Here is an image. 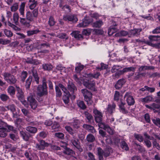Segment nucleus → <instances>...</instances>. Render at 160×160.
<instances>
[{
    "label": "nucleus",
    "instance_id": "nucleus-15",
    "mask_svg": "<svg viewBox=\"0 0 160 160\" xmlns=\"http://www.w3.org/2000/svg\"><path fill=\"white\" fill-rule=\"evenodd\" d=\"M100 72H96L94 73H86L85 74V77L87 78H89L90 79L92 78H94L97 79L100 76Z\"/></svg>",
    "mask_w": 160,
    "mask_h": 160
},
{
    "label": "nucleus",
    "instance_id": "nucleus-21",
    "mask_svg": "<svg viewBox=\"0 0 160 160\" xmlns=\"http://www.w3.org/2000/svg\"><path fill=\"white\" fill-rule=\"evenodd\" d=\"M28 4L31 10L33 9L37 5L38 2L36 0H29Z\"/></svg>",
    "mask_w": 160,
    "mask_h": 160
},
{
    "label": "nucleus",
    "instance_id": "nucleus-49",
    "mask_svg": "<svg viewBox=\"0 0 160 160\" xmlns=\"http://www.w3.org/2000/svg\"><path fill=\"white\" fill-rule=\"evenodd\" d=\"M4 33L6 36L8 38H10L13 35V33L11 31L5 29L4 31Z\"/></svg>",
    "mask_w": 160,
    "mask_h": 160
},
{
    "label": "nucleus",
    "instance_id": "nucleus-29",
    "mask_svg": "<svg viewBox=\"0 0 160 160\" xmlns=\"http://www.w3.org/2000/svg\"><path fill=\"white\" fill-rule=\"evenodd\" d=\"M42 68L46 71H50L52 68V66L51 64L43 63L42 65Z\"/></svg>",
    "mask_w": 160,
    "mask_h": 160
},
{
    "label": "nucleus",
    "instance_id": "nucleus-35",
    "mask_svg": "<svg viewBox=\"0 0 160 160\" xmlns=\"http://www.w3.org/2000/svg\"><path fill=\"white\" fill-rule=\"evenodd\" d=\"M80 121L77 119L73 120V122H71V125L73 127L76 128H78L79 127Z\"/></svg>",
    "mask_w": 160,
    "mask_h": 160
},
{
    "label": "nucleus",
    "instance_id": "nucleus-58",
    "mask_svg": "<svg viewBox=\"0 0 160 160\" xmlns=\"http://www.w3.org/2000/svg\"><path fill=\"white\" fill-rule=\"evenodd\" d=\"M59 127V124L56 122H54L52 126V129L54 130L55 131H57L58 130V129Z\"/></svg>",
    "mask_w": 160,
    "mask_h": 160
},
{
    "label": "nucleus",
    "instance_id": "nucleus-8",
    "mask_svg": "<svg viewBox=\"0 0 160 160\" xmlns=\"http://www.w3.org/2000/svg\"><path fill=\"white\" fill-rule=\"evenodd\" d=\"M124 98L125 99H126L128 105L130 106L134 104L135 101L134 98L131 95L130 93L127 92L124 96Z\"/></svg>",
    "mask_w": 160,
    "mask_h": 160
},
{
    "label": "nucleus",
    "instance_id": "nucleus-31",
    "mask_svg": "<svg viewBox=\"0 0 160 160\" xmlns=\"http://www.w3.org/2000/svg\"><path fill=\"white\" fill-rule=\"evenodd\" d=\"M103 24L102 21L101 20H99L96 21L93 24V26L94 28H100Z\"/></svg>",
    "mask_w": 160,
    "mask_h": 160
},
{
    "label": "nucleus",
    "instance_id": "nucleus-40",
    "mask_svg": "<svg viewBox=\"0 0 160 160\" xmlns=\"http://www.w3.org/2000/svg\"><path fill=\"white\" fill-rule=\"evenodd\" d=\"M40 32L38 29L34 30H29L27 32L28 36H30L35 34H37Z\"/></svg>",
    "mask_w": 160,
    "mask_h": 160
},
{
    "label": "nucleus",
    "instance_id": "nucleus-48",
    "mask_svg": "<svg viewBox=\"0 0 160 160\" xmlns=\"http://www.w3.org/2000/svg\"><path fill=\"white\" fill-rule=\"evenodd\" d=\"M152 120L153 122L157 126L160 128V118H155Z\"/></svg>",
    "mask_w": 160,
    "mask_h": 160
},
{
    "label": "nucleus",
    "instance_id": "nucleus-12",
    "mask_svg": "<svg viewBox=\"0 0 160 160\" xmlns=\"http://www.w3.org/2000/svg\"><path fill=\"white\" fill-rule=\"evenodd\" d=\"M99 127L100 128L103 129L110 134L112 135L114 134L113 130L108 125L106 124L105 123L99 124Z\"/></svg>",
    "mask_w": 160,
    "mask_h": 160
},
{
    "label": "nucleus",
    "instance_id": "nucleus-22",
    "mask_svg": "<svg viewBox=\"0 0 160 160\" xmlns=\"http://www.w3.org/2000/svg\"><path fill=\"white\" fill-rule=\"evenodd\" d=\"M83 127L92 133H94L96 132V130L93 127L90 125L84 124Z\"/></svg>",
    "mask_w": 160,
    "mask_h": 160
},
{
    "label": "nucleus",
    "instance_id": "nucleus-25",
    "mask_svg": "<svg viewBox=\"0 0 160 160\" xmlns=\"http://www.w3.org/2000/svg\"><path fill=\"white\" fill-rule=\"evenodd\" d=\"M8 131L6 128H0V137L4 138L6 137L8 135Z\"/></svg>",
    "mask_w": 160,
    "mask_h": 160
},
{
    "label": "nucleus",
    "instance_id": "nucleus-51",
    "mask_svg": "<svg viewBox=\"0 0 160 160\" xmlns=\"http://www.w3.org/2000/svg\"><path fill=\"white\" fill-rule=\"evenodd\" d=\"M0 98L3 101H6L9 99V97L5 94H2L0 95Z\"/></svg>",
    "mask_w": 160,
    "mask_h": 160
},
{
    "label": "nucleus",
    "instance_id": "nucleus-16",
    "mask_svg": "<svg viewBox=\"0 0 160 160\" xmlns=\"http://www.w3.org/2000/svg\"><path fill=\"white\" fill-rule=\"evenodd\" d=\"M116 107V105L113 103L112 104H109L107 109L106 112L107 113L112 114L115 111V108Z\"/></svg>",
    "mask_w": 160,
    "mask_h": 160
},
{
    "label": "nucleus",
    "instance_id": "nucleus-37",
    "mask_svg": "<svg viewBox=\"0 0 160 160\" xmlns=\"http://www.w3.org/2000/svg\"><path fill=\"white\" fill-rule=\"evenodd\" d=\"M153 140L152 145L153 148H157L158 150H160V146L159 144L157 142L155 139L154 138V137H151V140Z\"/></svg>",
    "mask_w": 160,
    "mask_h": 160
},
{
    "label": "nucleus",
    "instance_id": "nucleus-2",
    "mask_svg": "<svg viewBox=\"0 0 160 160\" xmlns=\"http://www.w3.org/2000/svg\"><path fill=\"white\" fill-rule=\"evenodd\" d=\"M47 85L46 78L43 77L42 79V84L39 85L37 88V95L41 97L48 94Z\"/></svg>",
    "mask_w": 160,
    "mask_h": 160
},
{
    "label": "nucleus",
    "instance_id": "nucleus-36",
    "mask_svg": "<svg viewBox=\"0 0 160 160\" xmlns=\"http://www.w3.org/2000/svg\"><path fill=\"white\" fill-rule=\"evenodd\" d=\"M19 16L18 14L17 13H14L13 15V22L16 25L18 23Z\"/></svg>",
    "mask_w": 160,
    "mask_h": 160
},
{
    "label": "nucleus",
    "instance_id": "nucleus-7",
    "mask_svg": "<svg viewBox=\"0 0 160 160\" xmlns=\"http://www.w3.org/2000/svg\"><path fill=\"white\" fill-rule=\"evenodd\" d=\"M50 146V144L46 142L44 140H41L39 143H36V148L38 150L44 149L46 147H47Z\"/></svg>",
    "mask_w": 160,
    "mask_h": 160
},
{
    "label": "nucleus",
    "instance_id": "nucleus-5",
    "mask_svg": "<svg viewBox=\"0 0 160 160\" xmlns=\"http://www.w3.org/2000/svg\"><path fill=\"white\" fill-rule=\"evenodd\" d=\"M70 143L72 145L74 148L78 149L80 152L83 151V149L80 145V142L79 140L73 136L70 140Z\"/></svg>",
    "mask_w": 160,
    "mask_h": 160
},
{
    "label": "nucleus",
    "instance_id": "nucleus-24",
    "mask_svg": "<svg viewBox=\"0 0 160 160\" xmlns=\"http://www.w3.org/2000/svg\"><path fill=\"white\" fill-rule=\"evenodd\" d=\"M20 134L23 139L25 141H28L30 137V135L29 133L26 132L22 131L20 132Z\"/></svg>",
    "mask_w": 160,
    "mask_h": 160
},
{
    "label": "nucleus",
    "instance_id": "nucleus-18",
    "mask_svg": "<svg viewBox=\"0 0 160 160\" xmlns=\"http://www.w3.org/2000/svg\"><path fill=\"white\" fill-rule=\"evenodd\" d=\"M71 35L77 40H80L83 39L82 35L80 33V32L79 31H75L71 33Z\"/></svg>",
    "mask_w": 160,
    "mask_h": 160
},
{
    "label": "nucleus",
    "instance_id": "nucleus-59",
    "mask_svg": "<svg viewBox=\"0 0 160 160\" xmlns=\"http://www.w3.org/2000/svg\"><path fill=\"white\" fill-rule=\"evenodd\" d=\"M26 18L27 20L29 21H32L33 20V18L31 13L28 11L26 13Z\"/></svg>",
    "mask_w": 160,
    "mask_h": 160
},
{
    "label": "nucleus",
    "instance_id": "nucleus-45",
    "mask_svg": "<svg viewBox=\"0 0 160 160\" xmlns=\"http://www.w3.org/2000/svg\"><path fill=\"white\" fill-rule=\"evenodd\" d=\"M70 94L64 95L63 96L62 99L66 104H68L69 102V97Z\"/></svg>",
    "mask_w": 160,
    "mask_h": 160
},
{
    "label": "nucleus",
    "instance_id": "nucleus-54",
    "mask_svg": "<svg viewBox=\"0 0 160 160\" xmlns=\"http://www.w3.org/2000/svg\"><path fill=\"white\" fill-rule=\"evenodd\" d=\"M140 101L142 102H150V96H148L144 98H141Z\"/></svg>",
    "mask_w": 160,
    "mask_h": 160
},
{
    "label": "nucleus",
    "instance_id": "nucleus-30",
    "mask_svg": "<svg viewBox=\"0 0 160 160\" xmlns=\"http://www.w3.org/2000/svg\"><path fill=\"white\" fill-rule=\"evenodd\" d=\"M85 117L88 120V122L91 123L93 120V117L92 115L88 112H84Z\"/></svg>",
    "mask_w": 160,
    "mask_h": 160
},
{
    "label": "nucleus",
    "instance_id": "nucleus-11",
    "mask_svg": "<svg viewBox=\"0 0 160 160\" xmlns=\"http://www.w3.org/2000/svg\"><path fill=\"white\" fill-rule=\"evenodd\" d=\"M83 85L87 88L93 91H96L95 88V83L90 82L88 81H84L83 82Z\"/></svg>",
    "mask_w": 160,
    "mask_h": 160
},
{
    "label": "nucleus",
    "instance_id": "nucleus-34",
    "mask_svg": "<svg viewBox=\"0 0 160 160\" xmlns=\"http://www.w3.org/2000/svg\"><path fill=\"white\" fill-rule=\"evenodd\" d=\"M25 4V2H22L20 6V8L19 9V11L20 12V14L21 15H22V17H23L24 16V11Z\"/></svg>",
    "mask_w": 160,
    "mask_h": 160
},
{
    "label": "nucleus",
    "instance_id": "nucleus-28",
    "mask_svg": "<svg viewBox=\"0 0 160 160\" xmlns=\"http://www.w3.org/2000/svg\"><path fill=\"white\" fill-rule=\"evenodd\" d=\"M26 130L28 132L32 134L35 133L37 131V129L36 128L31 126L27 127L26 128Z\"/></svg>",
    "mask_w": 160,
    "mask_h": 160
},
{
    "label": "nucleus",
    "instance_id": "nucleus-42",
    "mask_svg": "<svg viewBox=\"0 0 160 160\" xmlns=\"http://www.w3.org/2000/svg\"><path fill=\"white\" fill-rule=\"evenodd\" d=\"M86 139L88 142H92L95 141V138L93 135L89 134L87 136Z\"/></svg>",
    "mask_w": 160,
    "mask_h": 160
},
{
    "label": "nucleus",
    "instance_id": "nucleus-23",
    "mask_svg": "<svg viewBox=\"0 0 160 160\" xmlns=\"http://www.w3.org/2000/svg\"><path fill=\"white\" fill-rule=\"evenodd\" d=\"M90 22V21L88 19H83L82 22L79 23L78 26L80 27H85L87 26Z\"/></svg>",
    "mask_w": 160,
    "mask_h": 160
},
{
    "label": "nucleus",
    "instance_id": "nucleus-3",
    "mask_svg": "<svg viewBox=\"0 0 160 160\" xmlns=\"http://www.w3.org/2000/svg\"><path fill=\"white\" fill-rule=\"evenodd\" d=\"M81 91L84 97V100L87 102V104L89 105H91L93 102L92 100V93L86 89H82Z\"/></svg>",
    "mask_w": 160,
    "mask_h": 160
},
{
    "label": "nucleus",
    "instance_id": "nucleus-17",
    "mask_svg": "<svg viewBox=\"0 0 160 160\" xmlns=\"http://www.w3.org/2000/svg\"><path fill=\"white\" fill-rule=\"evenodd\" d=\"M68 89L72 93H74L77 90V88L74 84L72 82H69L68 85Z\"/></svg>",
    "mask_w": 160,
    "mask_h": 160
},
{
    "label": "nucleus",
    "instance_id": "nucleus-55",
    "mask_svg": "<svg viewBox=\"0 0 160 160\" xmlns=\"http://www.w3.org/2000/svg\"><path fill=\"white\" fill-rule=\"evenodd\" d=\"M134 137L137 140L140 142H142L143 140V138L140 134H134Z\"/></svg>",
    "mask_w": 160,
    "mask_h": 160
},
{
    "label": "nucleus",
    "instance_id": "nucleus-46",
    "mask_svg": "<svg viewBox=\"0 0 160 160\" xmlns=\"http://www.w3.org/2000/svg\"><path fill=\"white\" fill-rule=\"evenodd\" d=\"M78 106L82 109H85L86 108V106L83 101H79L77 103Z\"/></svg>",
    "mask_w": 160,
    "mask_h": 160
},
{
    "label": "nucleus",
    "instance_id": "nucleus-63",
    "mask_svg": "<svg viewBox=\"0 0 160 160\" xmlns=\"http://www.w3.org/2000/svg\"><path fill=\"white\" fill-rule=\"evenodd\" d=\"M7 108L8 110H10L12 112L16 111L15 106L14 104H12L8 106Z\"/></svg>",
    "mask_w": 160,
    "mask_h": 160
},
{
    "label": "nucleus",
    "instance_id": "nucleus-50",
    "mask_svg": "<svg viewBox=\"0 0 160 160\" xmlns=\"http://www.w3.org/2000/svg\"><path fill=\"white\" fill-rule=\"evenodd\" d=\"M65 149V150L63 151V152L65 154L70 155L73 152V151L72 149L68 148L67 147Z\"/></svg>",
    "mask_w": 160,
    "mask_h": 160
},
{
    "label": "nucleus",
    "instance_id": "nucleus-27",
    "mask_svg": "<svg viewBox=\"0 0 160 160\" xmlns=\"http://www.w3.org/2000/svg\"><path fill=\"white\" fill-rule=\"evenodd\" d=\"M118 29L115 27L111 26L108 29V33L109 36L112 35L114 33L117 32Z\"/></svg>",
    "mask_w": 160,
    "mask_h": 160
},
{
    "label": "nucleus",
    "instance_id": "nucleus-26",
    "mask_svg": "<svg viewBox=\"0 0 160 160\" xmlns=\"http://www.w3.org/2000/svg\"><path fill=\"white\" fill-rule=\"evenodd\" d=\"M25 62L28 63L38 65L39 63V62L37 60L33 59L32 58H27L25 59Z\"/></svg>",
    "mask_w": 160,
    "mask_h": 160
},
{
    "label": "nucleus",
    "instance_id": "nucleus-43",
    "mask_svg": "<svg viewBox=\"0 0 160 160\" xmlns=\"http://www.w3.org/2000/svg\"><path fill=\"white\" fill-rule=\"evenodd\" d=\"M155 108L159 109L158 112L160 113V105L158 104L153 103L151 105V110H152L155 112V111L154 110Z\"/></svg>",
    "mask_w": 160,
    "mask_h": 160
},
{
    "label": "nucleus",
    "instance_id": "nucleus-61",
    "mask_svg": "<svg viewBox=\"0 0 160 160\" xmlns=\"http://www.w3.org/2000/svg\"><path fill=\"white\" fill-rule=\"evenodd\" d=\"M135 69V68L134 67H130L125 68H124L123 69V72H128V71H132L133 72H134V71Z\"/></svg>",
    "mask_w": 160,
    "mask_h": 160
},
{
    "label": "nucleus",
    "instance_id": "nucleus-62",
    "mask_svg": "<svg viewBox=\"0 0 160 160\" xmlns=\"http://www.w3.org/2000/svg\"><path fill=\"white\" fill-rule=\"evenodd\" d=\"M7 127L8 129V131H12L14 133H15L17 132V130L15 128L12 126L7 125Z\"/></svg>",
    "mask_w": 160,
    "mask_h": 160
},
{
    "label": "nucleus",
    "instance_id": "nucleus-44",
    "mask_svg": "<svg viewBox=\"0 0 160 160\" xmlns=\"http://www.w3.org/2000/svg\"><path fill=\"white\" fill-rule=\"evenodd\" d=\"M121 147L122 148L126 151H128L129 149V147L126 142L122 141L121 142Z\"/></svg>",
    "mask_w": 160,
    "mask_h": 160
},
{
    "label": "nucleus",
    "instance_id": "nucleus-56",
    "mask_svg": "<svg viewBox=\"0 0 160 160\" xmlns=\"http://www.w3.org/2000/svg\"><path fill=\"white\" fill-rule=\"evenodd\" d=\"M28 73L26 71L22 72L21 75V80L22 82L24 81L26 78L27 77Z\"/></svg>",
    "mask_w": 160,
    "mask_h": 160
},
{
    "label": "nucleus",
    "instance_id": "nucleus-53",
    "mask_svg": "<svg viewBox=\"0 0 160 160\" xmlns=\"http://www.w3.org/2000/svg\"><path fill=\"white\" fill-rule=\"evenodd\" d=\"M84 66L82 65H79L75 67V70L77 73H80L84 68Z\"/></svg>",
    "mask_w": 160,
    "mask_h": 160
},
{
    "label": "nucleus",
    "instance_id": "nucleus-41",
    "mask_svg": "<svg viewBox=\"0 0 160 160\" xmlns=\"http://www.w3.org/2000/svg\"><path fill=\"white\" fill-rule=\"evenodd\" d=\"M55 21L53 17L52 16H50L48 21V23L50 27L53 26L55 24Z\"/></svg>",
    "mask_w": 160,
    "mask_h": 160
},
{
    "label": "nucleus",
    "instance_id": "nucleus-20",
    "mask_svg": "<svg viewBox=\"0 0 160 160\" xmlns=\"http://www.w3.org/2000/svg\"><path fill=\"white\" fill-rule=\"evenodd\" d=\"M124 79H122L118 80L115 85V87L117 89H118L122 88L123 84L125 83Z\"/></svg>",
    "mask_w": 160,
    "mask_h": 160
},
{
    "label": "nucleus",
    "instance_id": "nucleus-32",
    "mask_svg": "<svg viewBox=\"0 0 160 160\" xmlns=\"http://www.w3.org/2000/svg\"><path fill=\"white\" fill-rule=\"evenodd\" d=\"M7 90L8 92L11 96L14 95L15 94V89L12 86H9Z\"/></svg>",
    "mask_w": 160,
    "mask_h": 160
},
{
    "label": "nucleus",
    "instance_id": "nucleus-47",
    "mask_svg": "<svg viewBox=\"0 0 160 160\" xmlns=\"http://www.w3.org/2000/svg\"><path fill=\"white\" fill-rule=\"evenodd\" d=\"M55 89L56 97H60L62 95V93L59 88L58 86H56Z\"/></svg>",
    "mask_w": 160,
    "mask_h": 160
},
{
    "label": "nucleus",
    "instance_id": "nucleus-39",
    "mask_svg": "<svg viewBox=\"0 0 160 160\" xmlns=\"http://www.w3.org/2000/svg\"><path fill=\"white\" fill-rule=\"evenodd\" d=\"M32 80V76H30L27 79L25 86L27 89H29L30 88L31 82Z\"/></svg>",
    "mask_w": 160,
    "mask_h": 160
},
{
    "label": "nucleus",
    "instance_id": "nucleus-6",
    "mask_svg": "<svg viewBox=\"0 0 160 160\" xmlns=\"http://www.w3.org/2000/svg\"><path fill=\"white\" fill-rule=\"evenodd\" d=\"M93 113L95 114V120L98 123V126L99 127V124H104V122H102V113L98 111L97 109H94Z\"/></svg>",
    "mask_w": 160,
    "mask_h": 160
},
{
    "label": "nucleus",
    "instance_id": "nucleus-1",
    "mask_svg": "<svg viewBox=\"0 0 160 160\" xmlns=\"http://www.w3.org/2000/svg\"><path fill=\"white\" fill-rule=\"evenodd\" d=\"M97 149L99 160H103V156L105 158L109 156L113 151L112 148L109 147H107L104 151L100 147L97 148Z\"/></svg>",
    "mask_w": 160,
    "mask_h": 160
},
{
    "label": "nucleus",
    "instance_id": "nucleus-57",
    "mask_svg": "<svg viewBox=\"0 0 160 160\" xmlns=\"http://www.w3.org/2000/svg\"><path fill=\"white\" fill-rule=\"evenodd\" d=\"M160 40V36L158 35H151V42L152 41H157Z\"/></svg>",
    "mask_w": 160,
    "mask_h": 160
},
{
    "label": "nucleus",
    "instance_id": "nucleus-64",
    "mask_svg": "<svg viewBox=\"0 0 160 160\" xmlns=\"http://www.w3.org/2000/svg\"><path fill=\"white\" fill-rule=\"evenodd\" d=\"M49 47V44L47 43H41L38 46V48L40 49H42L45 47L47 48Z\"/></svg>",
    "mask_w": 160,
    "mask_h": 160
},
{
    "label": "nucleus",
    "instance_id": "nucleus-14",
    "mask_svg": "<svg viewBox=\"0 0 160 160\" xmlns=\"http://www.w3.org/2000/svg\"><path fill=\"white\" fill-rule=\"evenodd\" d=\"M126 105V103L122 101V100H121L120 102H119L118 104L120 112L124 114H127L128 112L127 110L125 108V105Z\"/></svg>",
    "mask_w": 160,
    "mask_h": 160
},
{
    "label": "nucleus",
    "instance_id": "nucleus-10",
    "mask_svg": "<svg viewBox=\"0 0 160 160\" xmlns=\"http://www.w3.org/2000/svg\"><path fill=\"white\" fill-rule=\"evenodd\" d=\"M63 19L65 21L76 22L78 21L76 17L73 15H66L63 16Z\"/></svg>",
    "mask_w": 160,
    "mask_h": 160
},
{
    "label": "nucleus",
    "instance_id": "nucleus-9",
    "mask_svg": "<svg viewBox=\"0 0 160 160\" xmlns=\"http://www.w3.org/2000/svg\"><path fill=\"white\" fill-rule=\"evenodd\" d=\"M28 102L30 104L31 108L35 109L37 106V102L32 96H30L27 98Z\"/></svg>",
    "mask_w": 160,
    "mask_h": 160
},
{
    "label": "nucleus",
    "instance_id": "nucleus-60",
    "mask_svg": "<svg viewBox=\"0 0 160 160\" xmlns=\"http://www.w3.org/2000/svg\"><path fill=\"white\" fill-rule=\"evenodd\" d=\"M18 3L14 4L11 8V11L12 12H15L18 10Z\"/></svg>",
    "mask_w": 160,
    "mask_h": 160
},
{
    "label": "nucleus",
    "instance_id": "nucleus-4",
    "mask_svg": "<svg viewBox=\"0 0 160 160\" xmlns=\"http://www.w3.org/2000/svg\"><path fill=\"white\" fill-rule=\"evenodd\" d=\"M3 78L9 84L13 85L15 84L17 80L16 77L11 73L8 72H5L2 73Z\"/></svg>",
    "mask_w": 160,
    "mask_h": 160
},
{
    "label": "nucleus",
    "instance_id": "nucleus-19",
    "mask_svg": "<svg viewBox=\"0 0 160 160\" xmlns=\"http://www.w3.org/2000/svg\"><path fill=\"white\" fill-rule=\"evenodd\" d=\"M31 71L35 81L36 82L37 84H38L39 83V78L38 76L37 70L33 68L31 69Z\"/></svg>",
    "mask_w": 160,
    "mask_h": 160
},
{
    "label": "nucleus",
    "instance_id": "nucleus-38",
    "mask_svg": "<svg viewBox=\"0 0 160 160\" xmlns=\"http://www.w3.org/2000/svg\"><path fill=\"white\" fill-rule=\"evenodd\" d=\"M141 29H134L130 31V33L133 36H137L139 34L140 32L141 31Z\"/></svg>",
    "mask_w": 160,
    "mask_h": 160
},
{
    "label": "nucleus",
    "instance_id": "nucleus-33",
    "mask_svg": "<svg viewBox=\"0 0 160 160\" xmlns=\"http://www.w3.org/2000/svg\"><path fill=\"white\" fill-rule=\"evenodd\" d=\"M144 136L145 138L144 142L147 146L149 148L150 147V142L149 140L150 137L146 132L144 133Z\"/></svg>",
    "mask_w": 160,
    "mask_h": 160
},
{
    "label": "nucleus",
    "instance_id": "nucleus-13",
    "mask_svg": "<svg viewBox=\"0 0 160 160\" xmlns=\"http://www.w3.org/2000/svg\"><path fill=\"white\" fill-rule=\"evenodd\" d=\"M17 93L16 94V96L18 99L21 102L24 100V93L22 89L18 87H16Z\"/></svg>",
    "mask_w": 160,
    "mask_h": 160
},
{
    "label": "nucleus",
    "instance_id": "nucleus-52",
    "mask_svg": "<svg viewBox=\"0 0 160 160\" xmlns=\"http://www.w3.org/2000/svg\"><path fill=\"white\" fill-rule=\"evenodd\" d=\"M140 72H136L133 76L132 80L136 81L141 78Z\"/></svg>",
    "mask_w": 160,
    "mask_h": 160
}]
</instances>
